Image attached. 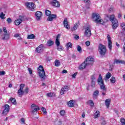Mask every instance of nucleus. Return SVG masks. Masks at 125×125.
<instances>
[{
  "label": "nucleus",
  "instance_id": "obj_14",
  "mask_svg": "<svg viewBox=\"0 0 125 125\" xmlns=\"http://www.w3.org/2000/svg\"><path fill=\"white\" fill-rule=\"evenodd\" d=\"M35 15L36 16L37 20L40 21V20H41L42 16V12L41 11H37L36 12Z\"/></svg>",
  "mask_w": 125,
  "mask_h": 125
},
{
  "label": "nucleus",
  "instance_id": "obj_28",
  "mask_svg": "<svg viewBox=\"0 0 125 125\" xmlns=\"http://www.w3.org/2000/svg\"><path fill=\"white\" fill-rule=\"evenodd\" d=\"M100 112H99V111H97L94 115V119H96L97 118V117L100 116Z\"/></svg>",
  "mask_w": 125,
  "mask_h": 125
},
{
  "label": "nucleus",
  "instance_id": "obj_23",
  "mask_svg": "<svg viewBox=\"0 0 125 125\" xmlns=\"http://www.w3.org/2000/svg\"><path fill=\"white\" fill-rule=\"evenodd\" d=\"M22 23V20L21 19H19L16 21H15V24L16 26H18L20 25Z\"/></svg>",
  "mask_w": 125,
  "mask_h": 125
},
{
  "label": "nucleus",
  "instance_id": "obj_21",
  "mask_svg": "<svg viewBox=\"0 0 125 125\" xmlns=\"http://www.w3.org/2000/svg\"><path fill=\"white\" fill-rule=\"evenodd\" d=\"M53 44H54V42L49 40L47 42L46 45H47V46H52V45H53Z\"/></svg>",
  "mask_w": 125,
  "mask_h": 125
},
{
  "label": "nucleus",
  "instance_id": "obj_1",
  "mask_svg": "<svg viewBox=\"0 0 125 125\" xmlns=\"http://www.w3.org/2000/svg\"><path fill=\"white\" fill-rule=\"evenodd\" d=\"M97 82L98 84L100 85V87L101 89V92H102V95H106L105 92L107 91V90L106 89V86H105V84H104V81H103V79H102V76H101V74H100L99 75V77L97 79Z\"/></svg>",
  "mask_w": 125,
  "mask_h": 125
},
{
  "label": "nucleus",
  "instance_id": "obj_61",
  "mask_svg": "<svg viewBox=\"0 0 125 125\" xmlns=\"http://www.w3.org/2000/svg\"><path fill=\"white\" fill-rule=\"evenodd\" d=\"M21 122H22V124H25V119L22 118L21 119Z\"/></svg>",
  "mask_w": 125,
  "mask_h": 125
},
{
  "label": "nucleus",
  "instance_id": "obj_41",
  "mask_svg": "<svg viewBox=\"0 0 125 125\" xmlns=\"http://www.w3.org/2000/svg\"><path fill=\"white\" fill-rule=\"evenodd\" d=\"M111 76L112 74H111L110 72H108L106 75V78L107 79V80H109V78H111Z\"/></svg>",
  "mask_w": 125,
  "mask_h": 125
},
{
  "label": "nucleus",
  "instance_id": "obj_7",
  "mask_svg": "<svg viewBox=\"0 0 125 125\" xmlns=\"http://www.w3.org/2000/svg\"><path fill=\"white\" fill-rule=\"evenodd\" d=\"M85 63L88 65H91L93 64V62H94V59L92 58L90 56H89L87 57L85 61H84Z\"/></svg>",
  "mask_w": 125,
  "mask_h": 125
},
{
  "label": "nucleus",
  "instance_id": "obj_19",
  "mask_svg": "<svg viewBox=\"0 0 125 125\" xmlns=\"http://www.w3.org/2000/svg\"><path fill=\"white\" fill-rule=\"evenodd\" d=\"M86 66H88V65L85 63V62H84L82 64H81L79 66V69L80 70H83V69H85V67Z\"/></svg>",
  "mask_w": 125,
  "mask_h": 125
},
{
  "label": "nucleus",
  "instance_id": "obj_46",
  "mask_svg": "<svg viewBox=\"0 0 125 125\" xmlns=\"http://www.w3.org/2000/svg\"><path fill=\"white\" fill-rule=\"evenodd\" d=\"M7 22H8V24H10L12 22V20L10 18H8L7 20Z\"/></svg>",
  "mask_w": 125,
  "mask_h": 125
},
{
  "label": "nucleus",
  "instance_id": "obj_50",
  "mask_svg": "<svg viewBox=\"0 0 125 125\" xmlns=\"http://www.w3.org/2000/svg\"><path fill=\"white\" fill-rule=\"evenodd\" d=\"M60 114L61 115V116H64L65 110H61L60 112Z\"/></svg>",
  "mask_w": 125,
  "mask_h": 125
},
{
  "label": "nucleus",
  "instance_id": "obj_39",
  "mask_svg": "<svg viewBox=\"0 0 125 125\" xmlns=\"http://www.w3.org/2000/svg\"><path fill=\"white\" fill-rule=\"evenodd\" d=\"M110 82L112 83H116V78L114 77H111L110 79Z\"/></svg>",
  "mask_w": 125,
  "mask_h": 125
},
{
  "label": "nucleus",
  "instance_id": "obj_29",
  "mask_svg": "<svg viewBox=\"0 0 125 125\" xmlns=\"http://www.w3.org/2000/svg\"><path fill=\"white\" fill-rule=\"evenodd\" d=\"M33 39H35V35L31 34V35H28L27 36V39L28 40H32Z\"/></svg>",
  "mask_w": 125,
  "mask_h": 125
},
{
  "label": "nucleus",
  "instance_id": "obj_10",
  "mask_svg": "<svg viewBox=\"0 0 125 125\" xmlns=\"http://www.w3.org/2000/svg\"><path fill=\"white\" fill-rule=\"evenodd\" d=\"M84 35L88 37H89L90 36H91V31L88 27H86L85 29Z\"/></svg>",
  "mask_w": 125,
  "mask_h": 125
},
{
  "label": "nucleus",
  "instance_id": "obj_56",
  "mask_svg": "<svg viewBox=\"0 0 125 125\" xmlns=\"http://www.w3.org/2000/svg\"><path fill=\"white\" fill-rule=\"evenodd\" d=\"M102 125H106V121L104 120H102Z\"/></svg>",
  "mask_w": 125,
  "mask_h": 125
},
{
  "label": "nucleus",
  "instance_id": "obj_6",
  "mask_svg": "<svg viewBox=\"0 0 125 125\" xmlns=\"http://www.w3.org/2000/svg\"><path fill=\"white\" fill-rule=\"evenodd\" d=\"M25 5L29 10L34 11L36 8V5L33 2H27L25 3Z\"/></svg>",
  "mask_w": 125,
  "mask_h": 125
},
{
  "label": "nucleus",
  "instance_id": "obj_48",
  "mask_svg": "<svg viewBox=\"0 0 125 125\" xmlns=\"http://www.w3.org/2000/svg\"><path fill=\"white\" fill-rule=\"evenodd\" d=\"M5 15H4V14H3V12H1L0 13V17L1 19H4V16H5Z\"/></svg>",
  "mask_w": 125,
  "mask_h": 125
},
{
  "label": "nucleus",
  "instance_id": "obj_63",
  "mask_svg": "<svg viewBox=\"0 0 125 125\" xmlns=\"http://www.w3.org/2000/svg\"><path fill=\"white\" fill-rule=\"evenodd\" d=\"M86 3H89V1H90V0H83Z\"/></svg>",
  "mask_w": 125,
  "mask_h": 125
},
{
  "label": "nucleus",
  "instance_id": "obj_57",
  "mask_svg": "<svg viewBox=\"0 0 125 125\" xmlns=\"http://www.w3.org/2000/svg\"><path fill=\"white\" fill-rule=\"evenodd\" d=\"M74 39H75V40H79L80 39V37L76 34L74 37Z\"/></svg>",
  "mask_w": 125,
  "mask_h": 125
},
{
  "label": "nucleus",
  "instance_id": "obj_31",
  "mask_svg": "<svg viewBox=\"0 0 125 125\" xmlns=\"http://www.w3.org/2000/svg\"><path fill=\"white\" fill-rule=\"evenodd\" d=\"M10 101H11V102L14 105H16L17 103H16V100L15 99V98L10 99Z\"/></svg>",
  "mask_w": 125,
  "mask_h": 125
},
{
  "label": "nucleus",
  "instance_id": "obj_58",
  "mask_svg": "<svg viewBox=\"0 0 125 125\" xmlns=\"http://www.w3.org/2000/svg\"><path fill=\"white\" fill-rule=\"evenodd\" d=\"M3 32L5 33V34L7 33V30H6V27H3Z\"/></svg>",
  "mask_w": 125,
  "mask_h": 125
},
{
  "label": "nucleus",
  "instance_id": "obj_52",
  "mask_svg": "<svg viewBox=\"0 0 125 125\" xmlns=\"http://www.w3.org/2000/svg\"><path fill=\"white\" fill-rule=\"evenodd\" d=\"M3 75H5V71H0V76H3Z\"/></svg>",
  "mask_w": 125,
  "mask_h": 125
},
{
  "label": "nucleus",
  "instance_id": "obj_32",
  "mask_svg": "<svg viewBox=\"0 0 125 125\" xmlns=\"http://www.w3.org/2000/svg\"><path fill=\"white\" fill-rule=\"evenodd\" d=\"M120 38H123V39H125V31H123L122 32H121L120 34Z\"/></svg>",
  "mask_w": 125,
  "mask_h": 125
},
{
  "label": "nucleus",
  "instance_id": "obj_62",
  "mask_svg": "<svg viewBox=\"0 0 125 125\" xmlns=\"http://www.w3.org/2000/svg\"><path fill=\"white\" fill-rule=\"evenodd\" d=\"M62 73H64V74H67V73H68V71L65 69H63L62 70Z\"/></svg>",
  "mask_w": 125,
  "mask_h": 125
},
{
  "label": "nucleus",
  "instance_id": "obj_43",
  "mask_svg": "<svg viewBox=\"0 0 125 125\" xmlns=\"http://www.w3.org/2000/svg\"><path fill=\"white\" fill-rule=\"evenodd\" d=\"M24 86H25V84H21L20 86V89L19 90H24L23 89L24 88Z\"/></svg>",
  "mask_w": 125,
  "mask_h": 125
},
{
  "label": "nucleus",
  "instance_id": "obj_30",
  "mask_svg": "<svg viewBox=\"0 0 125 125\" xmlns=\"http://www.w3.org/2000/svg\"><path fill=\"white\" fill-rule=\"evenodd\" d=\"M60 65H61V63H60V62H59V60H56L55 61V65L56 67H59V66H60Z\"/></svg>",
  "mask_w": 125,
  "mask_h": 125
},
{
  "label": "nucleus",
  "instance_id": "obj_36",
  "mask_svg": "<svg viewBox=\"0 0 125 125\" xmlns=\"http://www.w3.org/2000/svg\"><path fill=\"white\" fill-rule=\"evenodd\" d=\"M41 110L44 115H46V114H47V112H46V109H45V108L42 107L41 108Z\"/></svg>",
  "mask_w": 125,
  "mask_h": 125
},
{
  "label": "nucleus",
  "instance_id": "obj_13",
  "mask_svg": "<svg viewBox=\"0 0 125 125\" xmlns=\"http://www.w3.org/2000/svg\"><path fill=\"white\" fill-rule=\"evenodd\" d=\"M63 24L64 25V28H65L67 30H69L70 25H69V22H68V19H64Z\"/></svg>",
  "mask_w": 125,
  "mask_h": 125
},
{
  "label": "nucleus",
  "instance_id": "obj_37",
  "mask_svg": "<svg viewBox=\"0 0 125 125\" xmlns=\"http://www.w3.org/2000/svg\"><path fill=\"white\" fill-rule=\"evenodd\" d=\"M24 94H28L29 93V87H26L23 91Z\"/></svg>",
  "mask_w": 125,
  "mask_h": 125
},
{
  "label": "nucleus",
  "instance_id": "obj_59",
  "mask_svg": "<svg viewBox=\"0 0 125 125\" xmlns=\"http://www.w3.org/2000/svg\"><path fill=\"white\" fill-rule=\"evenodd\" d=\"M35 107H38V106H37L36 104H32L31 105V108L32 109H33V108H35Z\"/></svg>",
  "mask_w": 125,
  "mask_h": 125
},
{
  "label": "nucleus",
  "instance_id": "obj_8",
  "mask_svg": "<svg viewBox=\"0 0 125 125\" xmlns=\"http://www.w3.org/2000/svg\"><path fill=\"white\" fill-rule=\"evenodd\" d=\"M4 108V109L2 112V115L3 116H6L8 114V112H9V105L8 104H5Z\"/></svg>",
  "mask_w": 125,
  "mask_h": 125
},
{
  "label": "nucleus",
  "instance_id": "obj_51",
  "mask_svg": "<svg viewBox=\"0 0 125 125\" xmlns=\"http://www.w3.org/2000/svg\"><path fill=\"white\" fill-rule=\"evenodd\" d=\"M78 27H79V24H75L73 27L74 30H77V29H78Z\"/></svg>",
  "mask_w": 125,
  "mask_h": 125
},
{
  "label": "nucleus",
  "instance_id": "obj_64",
  "mask_svg": "<svg viewBox=\"0 0 125 125\" xmlns=\"http://www.w3.org/2000/svg\"><path fill=\"white\" fill-rule=\"evenodd\" d=\"M118 18H120V19L122 18V14H118Z\"/></svg>",
  "mask_w": 125,
  "mask_h": 125
},
{
  "label": "nucleus",
  "instance_id": "obj_34",
  "mask_svg": "<svg viewBox=\"0 0 125 125\" xmlns=\"http://www.w3.org/2000/svg\"><path fill=\"white\" fill-rule=\"evenodd\" d=\"M45 15L46 16H49L51 15V12L48 10H45Z\"/></svg>",
  "mask_w": 125,
  "mask_h": 125
},
{
  "label": "nucleus",
  "instance_id": "obj_3",
  "mask_svg": "<svg viewBox=\"0 0 125 125\" xmlns=\"http://www.w3.org/2000/svg\"><path fill=\"white\" fill-rule=\"evenodd\" d=\"M98 51L102 57L105 56L106 54V51H107V49L106 48V46L105 45L100 43L98 46Z\"/></svg>",
  "mask_w": 125,
  "mask_h": 125
},
{
  "label": "nucleus",
  "instance_id": "obj_49",
  "mask_svg": "<svg viewBox=\"0 0 125 125\" xmlns=\"http://www.w3.org/2000/svg\"><path fill=\"white\" fill-rule=\"evenodd\" d=\"M77 75H78V72H76L74 74H73L72 75V79H76V77L77 76Z\"/></svg>",
  "mask_w": 125,
  "mask_h": 125
},
{
  "label": "nucleus",
  "instance_id": "obj_53",
  "mask_svg": "<svg viewBox=\"0 0 125 125\" xmlns=\"http://www.w3.org/2000/svg\"><path fill=\"white\" fill-rule=\"evenodd\" d=\"M28 71L30 75H32L33 74V70H32V69L31 68H28Z\"/></svg>",
  "mask_w": 125,
  "mask_h": 125
},
{
  "label": "nucleus",
  "instance_id": "obj_47",
  "mask_svg": "<svg viewBox=\"0 0 125 125\" xmlns=\"http://www.w3.org/2000/svg\"><path fill=\"white\" fill-rule=\"evenodd\" d=\"M47 96H48V97H52L53 96V93H48L46 94Z\"/></svg>",
  "mask_w": 125,
  "mask_h": 125
},
{
  "label": "nucleus",
  "instance_id": "obj_16",
  "mask_svg": "<svg viewBox=\"0 0 125 125\" xmlns=\"http://www.w3.org/2000/svg\"><path fill=\"white\" fill-rule=\"evenodd\" d=\"M69 90V87L67 85L64 86V88H62L61 90V95H63L65 91Z\"/></svg>",
  "mask_w": 125,
  "mask_h": 125
},
{
  "label": "nucleus",
  "instance_id": "obj_24",
  "mask_svg": "<svg viewBox=\"0 0 125 125\" xmlns=\"http://www.w3.org/2000/svg\"><path fill=\"white\" fill-rule=\"evenodd\" d=\"M99 94V91L98 90L95 91L93 94V98H95H95H96V97L98 96Z\"/></svg>",
  "mask_w": 125,
  "mask_h": 125
},
{
  "label": "nucleus",
  "instance_id": "obj_60",
  "mask_svg": "<svg viewBox=\"0 0 125 125\" xmlns=\"http://www.w3.org/2000/svg\"><path fill=\"white\" fill-rule=\"evenodd\" d=\"M61 36V35L60 34H58L56 37V40H59V39H60Z\"/></svg>",
  "mask_w": 125,
  "mask_h": 125
},
{
  "label": "nucleus",
  "instance_id": "obj_22",
  "mask_svg": "<svg viewBox=\"0 0 125 125\" xmlns=\"http://www.w3.org/2000/svg\"><path fill=\"white\" fill-rule=\"evenodd\" d=\"M66 46L67 50H69V48H72V47H73V44H72L71 42H68L66 43Z\"/></svg>",
  "mask_w": 125,
  "mask_h": 125
},
{
  "label": "nucleus",
  "instance_id": "obj_9",
  "mask_svg": "<svg viewBox=\"0 0 125 125\" xmlns=\"http://www.w3.org/2000/svg\"><path fill=\"white\" fill-rule=\"evenodd\" d=\"M50 4L53 6H55V7H59L60 6V3L57 0H52L50 1Z\"/></svg>",
  "mask_w": 125,
  "mask_h": 125
},
{
  "label": "nucleus",
  "instance_id": "obj_45",
  "mask_svg": "<svg viewBox=\"0 0 125 125\" xmlns=\"http://www.w3.org/2000/svg\"><path fill=\"white\" fill-rule=\"evenodd\" d=\"M121 27L122 28L123 30L125 31V23L124 22L121 23Z\"/></svg>",
  "mask_w": 125,
  "mask_h": 125
},
{
  "label": "nucleus",
  "instance_id": "obj_40",
  "mask_svg": "<svg viewBox=\"0 0 125 125\" xmlns=\"http://www.w3.org/2000/svg\"><path fill=\"white\" fill-rule=\"evenodd\" d=\"M77 51H78L80 53H82V51H83V50H82V47H81V46H77Z\"/></svg>",
  "mask_w": 125,
  "mask_h": 125
},
{
  "label": "nucleus",
  "instance_id": "obj_25",
  "mask_svg": "<svg viewBox=\"0 0 125 125\" xmlns=\"http://www.w3.org/2000/svg\"><path fill=\"white\" fill-rule=\"evenodd\" d=\"M18 93L19 94V97H21L22 95H24V90H18Z\"/></svg>",
  "mask_w": 125,
  "mask_h": 125
},
{
  "label": "nucleus",
  "instance_id": "obj_2",
  "mask_svg": "<svg viewBox=\"0 0 125 125\" xmlns=\"http://www.w3.org/2000/svg\"><path fill=\"white\" fill-rule=\"evenodd\" d=\"M106 17L109 19L111 22L112 23V29L116 30L118 27H119V22L118 20L115 18V15H111L110 17L108 15H105Z\"/></svg>",
  "mask_w": 125,
  "mask_h": 125
},
{
  "label": "nucleus",
  "instance_id": "obj_5",
  "mask_svg": "<svg viewBox=\"0 0 125 125\" xmlns=\"http://www.w3.org/2000/svg\"><path fill=\"white\" fill-rule=\"evenodd\" d=\"M92 19H95L96 23H100V24H104V21L100 19V16L98 14L94 13L92 14Z\"/></svg>",
  "mask_w": 125,
  "mask_h": 125
},
{
  "label": "nucleus",
  "instance_id": "obj_35",
  "mask_svg": "<svg viewBox=\"0 0 125 125\" xmlns=\"http://www.w3.org/2000/svg\"><path fill=\"white\" fill-rule=\"evenodd\" d=\"M57 46V50H59V51H61V50H63L64 49V48H63L62 46H60V45Z\"/></svg>",
  "mask_w": 125,
  "mask_h": 125
},
{
  "label": "nucleus",
  "instance_id": "obj_54",
  "mask_svg": "<svg viewBox=\"0 0 125 125\" xmlns=\"http://www.w3.org/2000/svg\"><path fill=\"white\" fill-rule=\"evenodd\" d=\"M55 125H62V121H59L58 122H56Z\"/></svg>",
  "mask_w": 125,
  "mask_h": 125
},
{
  "label": "nucleus",
  "instance_id": "obj_15",
  "mask_svg": "<svg viewBox=\"0 0 125 125\" xmlns=\"http://www.w3.org/2000/svg\"><path fill=\"white\" fill-rule=\"evenodd\" d=\"M43 51V45L41 44L37 48H36V52L38 53H41Z\"/></svg>",
  "mask_w": 125,
  "mask_h": 125
},
{
  "label": "nucleus",
  "instance_id": "obj_11",
  "mask_svg": "<svg viewBox=\"0 0 125 125\" xmlns=\"http://www.w3.org/2000/svg\"><path fill=\"white\" fill-rule=\"evenodd\" d=\"M91 87H95V76L94 74L91 76Z\"/></svg>",
  "mask_w": 125,
  "mask_h": 125
},
{
  "label": "nucleus",
  "instance_id": "obj_4",
  "mask_svg": "<svg viewBox=\"0 0 125 125\" xmlns=\"http://www.w3.org/2000/svg\"><path fill=\"white\" fill-rule=\"evenodd\" d=\"M38 73L39 77L41 78V79H42V80H45V72L44 71V69H43V66H42V65H40L39 66Z\"/></svg>",
  "mask_w": 125,
  "mask_h": 125
},
{
  "label": "nucleus",
  "instance_id": "obj_27",
  "mask_svg": "<svg viewBox=\"0 0 125 125\" xmlns=\"http://www.w3.org/2000/svg\"><path fill=\"white\" fill-rule=\"evenodd\" d=\"M9 39V35L7 33L4 34V37L2 38V40H8Z\"/></svg>",
  "mask_w": 125,
  "mask_h": 125
},
{
  "label": "nucleus",
  "instance_id": "obj_12",
  "mask_svg": "<svg viewBox=\"0 0 125 125\" xmlns=\"http://www.w3.org/2000/svg\"><path fill=\"white\" fill-rule=\"evenodd\" d=\"M108 46L110 50H112V40H111V36L107 35Z\"/></svg>",
  "mask_w": 125,
  "mask_h": 125
},
{
  "label": "nucleus",
  "instance_id": "obj_20",
  "mask_svg": "<svg viewBox=\"0 0 125 125\" xmlns=\"http://www.w3.org/2000/svg\"><path fill=\"white\" fill-rule=\"evenodd\" d=\"M105 105L107 108L110 107V104H111V99H107L105 101Z\"/></svg>",
  "mask_w": 125,
  "mask_h": 125
},
{
  "label": "nucleus",
  "instance_id": "obj_44",
  "mask_svg": "<svg viewBox=\"0 0 125 125\" xmlns=\"http://www.w3.org/2000/svg\"><path fill=\"white\" fill-rule=\"evenodd\" d=\"M121 123H122V125H125V119L124 118H122L120 120Z\"/></svg>",
  "mask_w": 125,
  "mask_h": 125
},
{
  "label": "nucleus",
  "instance_id": "obj_26",
  "mask_svg": "<svg viewBox=\"0 0 125 125\" xmlns=\"http://www.w3.org/2000/svg\"><path fill=\"white\" fill-rule=\"evenodd\" d=\"M68 105L69 107H74V106H75V104H74V101H70L68 103Z\"/></svg>",
  "mask_w": 125,
  "mask_h": 125
},
{
  "label": "nucleus",
  "instance_id": "obj_42",
  "mask_svg": "<svg viewBox=\"0 0 125 125\" xmlns=\"http://www.w3.org/2000/svg\"><path fill=\"white\" fill-rule=\"evenodd\" d=\"M55 43H56L57 46H59V45H60V40H58V39H56Z\"/></svg>",
  "mask_w": 125,
  "mask_h": 125
},
{
  "label": "nucleus",
  "instance_id": "obj_18",
  "mask_svg": "<svg viewBox=\"0 0 125 125\" xmlns=\"http://www.w3.org/2000/svg\"><path fill=\"white\" fill-rule=\"evenodd\" d=\"M113 64H125V61H122L119 60H115Z\"/></svg>",
  "mask_w": 125,
  "mask_h": 125
},
{
  "label": "nucleus",
  "instance_id": "obj_38",
  "mask_svg": "<svg viewBox=\"0 0 125 125\" xmlns=\"http://www.w3.org/2000/svg\"><path fill=\"white\" fill-rule=\"evenodd\" d=\"M40 107H39V106H37V107L33 109V110H32V113L34 114V113H35V112H37V111H40Z\"/></svg>",
  "mask_w": 125,
  "mask_h": 125
},
{
  "label": "nucleus",
  "instance_id": "obj_17",
  "mask_svg": "<svg viewBox=\"0 0 125 125\" xmlns=\"http://www.w3.org/2000/svg\"><path fill=\"white\" fill-rule=\"evenodd\" d=\"M56 15L52 14L48 17L47 21H52L53 19H56Z\"/></svg>",
  "mask_w": 125,
  "mask_h": 125
},
{
  "label": "nucleus",
  "instance_id": "obj_33",
  "mask_svg": "<svg viewBox=\"0 0 125 125\" xmlns=\"http://www.w3.org/2000/svg\"><path fill=\"white\" fill-rule=\"evenodd\" d=\"M88 104L90 105L91 107H93L94 106V103H93V101L92 100H89L88 102Z\"/></svg>",
  "mask_w": 125,
  "mask_h": 125
},
{
  "label": "nucleus",
  "instance_id": "obj_55",
  "mask_svg": "<svg viewBox=\"0 0 125 125\" xmlns=\"http://www.w3.org/2000/svg\"><path fill=\"white\" fill-rule=\"evenodd\" d=\"M85 44L87 46H89V45H90V42H89V41H87L85 42Z\"/></svg>",
  "mask_w": 125,
  "mask_h": 125
}]
</instances>
